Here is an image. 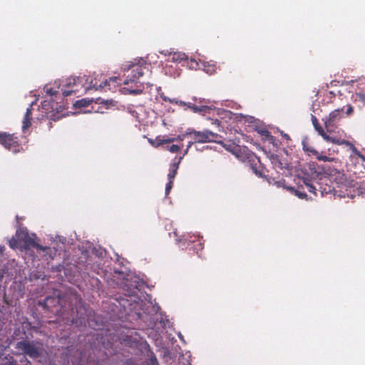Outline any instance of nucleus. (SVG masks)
Returning a JSON list of instances; mask_svg holds the SVG:
<instances>
[{
	"label": "nucleus",
	"instance_id": "1",
	"mask_svg": "<svg viewBox=\"0 0 365 365\" xmlns=\"http://www.w3.org/2000/svg\"><path fill=\"white\" fill-rule=\"evenodd\" d=\"M149 64L143 58H135L125 62L122 66L125 73V79L123 81L125 85L129 83H135L144 74L145 70H148Z\"/></svg>",
	"mask_w": 365,
	"mask_h": 365
},
{
	"label": "nucleus",
	"instance_id": "2",
	"mask_svg": "<svg viewBox=\"0 0 365 365\" xmlns=\"http://www.w3.org/2000/svg\"><path fill=\"white\" fill-rule=\"evenodd\" d=\"M26 230H17L16 238H14L10 241V245L11 247H21L25 250H30L34 247L40 251H46L49 249L48 247L42 246L38 244L35 240L36 235L35 234H32V236H31Z\"/></svg>",
	"mask_w": 365,
	"mask_h": 365
},
{
	"label": "nucleus",
	"instance_id": "3",
	"mask_svg": "<svg viewBox=\"0 0 365 365\" xmlns=\"http://www.w3.org/2000/svg\"><path fill=\"white\" fill-rule=\"evenodd\" d=\"M16 349L21 351L24 354L28 355L32 359H37L41 356L42 353L41 344L36 341H20L16 344Z\"/></svg>",
	"mask_w": 365,
	"mask_h": 365
},
{
	"label": "nucleus",
	"instance_id": "4",
	"mask_svg": "<svg viewBox=\"0 0 365 365\" xmlns=\"http://www.w3.org/2000/svg\"><path fill=\"white\" fill-rule=\"evenodd\" d=\"M0 144L14 153L19 152L22 148L19 138L14 134L6 132H0Z\"/></svg>",
	"mask_w": 365,
	"mask_h": 365
},
{
	"label": "nucleus",
	"instance_id": "5",
	"mask_svg": "<svg viewBox=\"0 0 365 365\" xmlns=\"http://www.w3.org/2000/svg\"><path fill=\"white\" fill-rule=\"evenodd\" d=\"M190 133L188 137L191 138V141L195 143H204L212 140V138L215 137L217 135L211 131H196L190 128Z\"/></svg>",
	"mask_w": 365,
	"mask_h": 365
},
{
	"label": "nucleus",
	"instance_id": "6",
	"mask_svg": "<svg viewBox=\"0 0 365 365\" xmlns=\"http://www.w3.org/2000/svg\"><path fill=\"white\" fill-rule=\"evenodd\" d=\"M247 163L250 165L252 172L258 177L263 178L265 175L262 167L259 158L253 153H249L246 156Z\"/></svg>",
	"mask_w": 365,
	"mask_h": 365
},
{
	"label": "nucleus",
	"instance_id": "7",
	"mask_svg": "<svg viewBox=\"0 0 365 365\" xmlns=\"http://www.w3.org/2000/svg\"><path fill=\"white\" fill-rule=\"evenodd\" d=\"M82 83V78L81 77H71L69 78H67L66 81V83L64 86L70 88L68 90H63V96H68L72 95L73 93H76L79 91L77 88V86L78 84Z\"/></svg>",
	"mask_w": 365,
	"mask_h": 365
},
{
	"label": "nucleus",
	"instance_id": "8",
	"mask_svg": "<svg viewBox=\"0 0 365 365\" xmlns=\"http://www.w3.org/2000/svg\"><path fill=\"white\" fill-rule=\"evenodd\" d=\"M59 304V298L56 297L48 296L46 297L43 300L39 302V305L47 309L51 312H53L52 309Z\"/></svg>",
	"mask_w": 365,
	"mask_h": 365
},
{
	"label": "nucleus",
	"instance_id": "9",
	"mask_svg": "<svg viewBox=\"0 0 365 365\" xmlns=\"http://www.w3.org/2000/svg\"><path fill=\"white\" fill-rule=\"evenodd\" d=\"M170 237H173L175 239V242L179 245H185L186 244H189V242H192L187 238V236L185 235L180 234L178 230H174L172 233H169Z\"/></svg>",
	"mask_w": 365,
	"mask_h": 365
},
{
	"label": "nucleus",
	"instance_id": "10",
	"mask_svg": "<svg viewBox=\"0 0 365 365\" xmlns=\"http://www.w3.org/2000/svg\"><path fill=\"white\" fill-rule=\"evenodd\" d=\"M148 140L149 143L155 148L174 142V140L173 139H168V138H165V136L160 135L157 136L154 140L149 139Z\"/></svg>",
	"mask_w": 365,
	"mask_h": 365
},
{
	"label": "nucleus",
	"instance_id": "11",
	"mask_svg": "<svg viewBox=\"0 0 365 365\" xmlns=\"http://www.w3.org/2000/svg\"><path fill=\"white\" fill-rule=\"evenodd\" d=\"M312 121L315 130L318 132L319 135H320L326 140L331 139V137L324 132L322 127L319 125L316 116L312 115Z\"/></svg>",
	"mask_w": 365,
	"mask_h": 365
},
{
	"label": "nucleus",
	"instance_id": "12",
	"mask_svg": "<svg viewBox=\"0 0 365 365\" xmlns=\"http://www.w3.org/2000/svg\"><path fill=\"white\" fill-rule=\"evenodd\" d=\"M342 110L336 109L330 113L328 118L325 121V126L330 127L332 126L336 120L340 118V113Z\"/></svg>",
	"mask_w": 365,
	"mask_h": 365
},
{
	"label": "nucleus",
	"instance_id": "13",
	"mask_svg": "<svg viewBox=\"0 0 365 365\" xmlns=\"http://www.w3.org/2000/svg\"><path fill=\"white\" fill-rule=\"evenodd\" d=\"M302 182L309 192L314 194V195H317V189L315 182L317 185H319L317 182L314 181L312 179H309L307 177L302 178Z\"/></svg>",
	"mask_w": 365,
	"mask_h": 365
},
{
	"label": "nucleus",
	"instance_id": "14",
	"mask_svg": "<svg viewBox=\"0 0 365 365\" xmlns=\"http://www.w3.org/2000/svg\"><path fill=\"white\" fill-rule=\"evenodd\" d=\"M182 158H183V156L180 157L178 162L174 163L170 165L169 173L168 175V181L173 182V180L177 175V172H178V170L179 168V164L180 163Z\"/></svg>",
	"mask_w": 365,
	"mask_h": 365
},
{
	"label": "nucleus",
	"instance_id": "15",
	"mask_svg": "<svg viewBox=\"0 0 365 365\" xmlns=\"http://www.w3.org/2000/svg\"><path fill=\"white\" fill-rule=\"evenodd\" d=\"M31 110H32V104L30 106L29 108L26 109V112L24 115V118L23 120V125H22V129L24 131L27 128H29L31 125Z\"/></svg>",
	"mask_w": 365,
	"mask_h": 365
},
{
	"label": "nucleus",
	"instance_id": "16",
	"mask_svg": "<svg viewBox=\"0 0 365 365\" xmlns=\"http://www.w3.org/2000/svg\"><path fill=\"white\" fill-rule=\"evenodd\" d=\"M118 81H120V79L117 76L110 77L109 79H106L105 81H103L102 83L100 84L99 87L103 88H106L108 87V89L110 90V83L113 84V87L115 88V86L119 83Z\"/></svg>",
	"mask_w": 365,
	"mask_h": 365
},
{
	"label": "nucleus",
	"instance_id": "17",
	"mask_svg": "<svg viewBox=\"0 0 365 365\" xmlns=\"http://www.w3.org/2000/svg\"><path fill=\"white\" fill-rule=\"evenodd\" d=\"M170 56H171V60L174 62H180L186 59L185 54L180 52L170 53Z\"/></svg>",
	"mask_w": 365,
	"mask_h": 365
},
{
	"label": "nucleus",
	"instance_id": "18",
	"mask_svg": "<svg viewBox=\"0 0 365 365\" xmlns=\"http://www.w3.org/2000/svg\"><path fill=\"white\" fill-rule=\"evenodd\" d=\"M303 150L312 155L318 154V151L315 150L312 146L309 145L307 140H304L302 141Z\"/></svg>",
	"mask_w": 365,
	"mask_h": 365
},
{
	"label": "nucleus",
	"instance_id": "19",
	"mask_svg": "<svg viewBox=\"0 0 365 365\" xmlns=\"http://www.w3.org/2000/svg\"><path fill=\"white\" fill-rule=\"evenodd\" d=\"M190 133V128H188L184 133L178 135L176 138H168V139H173V140H174V142H175V141L181 142L185 138H187Z\"/></svg>",
	"mask_w": 365,
	"mask_h": 365
},
{
	"label": "nucleus",
	"instance_id": "20",
	"mask_svg": "<svg viewBox=\"0 0 365 365\" xmlns=\"http://www.w3.org/2000/svg\"><path fill=\"white\" fill-rule=\"evenodd\" d=\"M209 107L206 106H197L194 105L192 106V110L194 113H205L207 110H209Z\"/></svg>",
	"mask_w": 365,
	"mask_h": 365
},
{
	"label": "nucleus",
	"instance_id": "21",
	"mask_svg": "<svg viewBox=\"0 0 365 365\" xmlns=\"http://www.w3.org/2000/svg\"><path fill=\"white\" fill-rule=\"evenodd\" d=\"M0 365H17L16 361L12 356L5 357Z\"/></svg>",
	"mask_w": 365,
	"mask_h": 365
},
{
	"label": "nucleus",
	"instance_id": "22",
	"mask_svg": "<svg viewBox=\"0 0 365 365\" xmlns=\"http://www.w3.org/2000/svg\"><path fill=\"white\" fill-rule=\"evenodd\" d=\"M328 142H331V143H333L334 144H337V145H342V144H346V145H349L351 147V143H350L349 141L347 140H339V139H335L334 138H331V139L327 140Z\"/></svg>",
	"mask_w": 365,
	"mask_h": 365
},
{
	"label": "nucleus",
	"instance_id": "23",
	"mask_svg": "<svg viewBox=\"0 0 365 365\" xmlns=\"http://www.w3.org/2000/svg\"><path fill=\"white\" fill-rule=\"evenodd\" d=\"M165 150H169L170 152L173 153H178L180 150L181 147L178 145H168L165 148Z\"/></svg>",
	"mask_w": 365,
	"mask_h": 365
},
{
	"label": "nucleus",
	"instance_id": "24",
	"mask_svg": "<svg viewBox=\"0 0 365 365\" xmlns=\"http://www.w3.org/2000/svg\"><path fill=\"white\" fill-rule=\"evenodd\" d=\"M314 155L316 156L317 160H321V161L330 162V161H333L334 160L333 158H331L327 157L326 155H321L319 152H318V154H315Z\"/></svg>",
	"mask_w": 365,
	"mask_h": 365
},
{
	"label": "nucleus",
	"instance_id": "25",
	"mask_svg": "<svg viewBox=\"0 0 365 365\" xmlns=\"http://www.w3.org/2000/svg\"><path fill=\"white\" fill-rule=\"evenodd\" d=\"M148 349H150L149 347H148ZM149 351H150V355H149L150 365H159L158 359H157L155 355L154 354V353L153 351H151L150 350H149Z\"/></svg>",
	"mask_w": 365,
	"mask_h": 365
},
{
	"label": "nucleus",
	"instance_id": "26",
	"mask_svg": "<svg viewBox=\"0 0 365 365\" xmlns=\"http://www.w3.org/2000/svg\"><path fill=\"white\" fill-rule=\"evenodd\" d=\"M355 101H359L363 106H365V93H356Z\"/></svg>",
	"mask_w": 365,
	"mask_h": 365
},
{
	"label": "nucleus",
	"instance_id": "27",
	"mask_svg": "<svg viewBox=\"0 0 365 365\" xmlns=\"http://www.w3.org/2000/svg\"><path fill=\"white\" fill-rule=\"evenodd\" d=\"M351 148L354 153L359 158H360L362 160V161L365 162V156L362 155L354 145H351Z\"/></svg>",
	"mask_w": 365,
	"mask_h": 365
},
{
	"label": "nucleus",
	"instance_id": "28",
	"mask_svg": "<svg viewBox=\"0 0 365 365\" xmlns=\"http://www.w3.org/2000/svg\"><path fill=\"white\" fill-rule=\"evenodd\" d=\"M168 101L170 103L176 104L178 106H185V104H186V102H184V101H180V100H177V99H169Z\"/></svg>",
	"mask_w": 365,
	"mask_h": 365
},
{
	"label": "nucleus",
	"instance_id": "29",
	"mask_svg": "<svg viewBox=\"0 0 365 365\" xmlns=\"http://www.w3.org/2000/svg\"><path fill=\"white\" fill-rule=\"evenodd\" d=\"M125 89L127 91V93L129 94L138 95V94H140L143 93V90H141V89H127V88H125Z\"/></svg>",
	"mask_w": 365,
	"mask_h": 365
},
{
	"label": "nucleus",
	"instance_id": "30",
	"mask_svg": "<svg viewBox=\"0 0 365 365\" xmlns=\"http://www.w3.org/2000/svg\"><path fill=\"white\" fill-rule=\"evenodd\" d=\"M173 182H170V181H168V182L166 184V187H165V195H168L172 187H173Z\"/></svg>",
	"mask_w": 365,
	"mask_h": 365
},
{
	"label": "nucleus",
	"instance_id": "31",
	"mask_svg": "<svg viewBox=\"0 0 365 365\" xmlns=\"http://www.w3.org/2000/svg\"><path fill=\"white\" fill-rule=\"evenodd\" d=\"M193 145V143L190 140L187 143V148L184 152V154H183V157L187 153L188 150H190V148L192 147V145Z\"/></svg>",
	"mask_w": 365,
	"mask_h": 365
},
{
	"label": "nucleus",
	"instance_id": "32",
	"mask_svg": "<svg viewBox=\"0 0 365 365\" xmlns=\"http://www.w3.org/2000/svg\"><path fill=\"white\" fill-rule=\"evenodd\" d=\"M295 194H296V195H297L299 197H300L302 199L304 198L307 196V195L304 192H301L297 190H295Z\"/></svg>",
	"mask_w": 365,
	"mask_h": 365
},
{
	"label": "nucleus",
	"instance_id": "33",
	"mask_svg": "<svg viewBox=\"0 0 365 365\" xmlns=\"http://www.w3.org/2000/svg\"><path fill=\"white\" fill-rule=\"evenodd\" d=\"M24 220V217H19V216H16V222H17L19 229L22 228L21 227L22 225L20 223V220Z\"/></svg>",
	"mask_w": 365,
	"mask_h": 365
},
{
	"label": "nucleus",
	"instance_id": "34",
	"mask_svg": "<svg viewBox=\"0 0 365 365\" xmlns=\"http://www.w3.org/2000/svg\"><path fill=\"white\" fill-rule=\"evenodd\" d=\"M353 113V107L351 105L348 106V108L346 109V114L350 115Z\"/></svg>",
	"mask_w": 365,
	"mask_h": 365
},
{
	"label": "nucleus",
	"instance_id": "35",
	"mask_svg": "<svg viewBox=\"0 0 365 365\" xmlns=\"http://www.w3.org/2000/svg\"><path fill=\"white\" fill-rule=\"evenodd\" d=\"M260 133L262 135H264V136H267V137L269 135V132L267 130H262L260 131Z\"/></svg>",
	"mask_w": 365,
	"mask_h": 365
},
{
	"label": "nucleus",
	"instance_id": "36",
	"mask_svg": "<svg viewBox=\"0 0 365 365\" xmlns=\"http://www.w3.org/2000/svg\"><path fill=\"white\" fill-rule=\"evenodd\" d=\"M223 147L228 151H230V152H232V145H226V144H223Z\"/></svg>",
	"mask_w": 365,
	"mask_h": 365
},
{
	"label": "nucleus",
	"instance_id": "37",
	"mask_svg": "<svg viewBox=\"0 0 365 365\" xmlns=\"http://www.w3.org/2000/svg\"><path fill=\"white\" fill-rule=\"evenodd\" d=\"M56 93H57V91H53V89H51H51L47 90V93H48V94H49V95H51V96H54V95H56Z\"/></svg>",
	"mask_w": 365,
	"mask_h": 365
},
{
	"label": "nucleus",
	"instance_id": "38",
	"mask_svg": "<svg viewBox=\"0 0 365 365\" xmlns=\"http://www.w3.org/2000/svg\"><path fill=\"white\" fill-rule=\"evenodd\" d=\"M194 106V104L192 103H190V102L186 103V104H185V106H187L190 110L192 109V106Z\"/></svg>",
	"mask_w": 365,
	"mask_h": 365
},
{
	"label": "nucleus",
	"instance_id": "39",
	"mask_svg": "<svg viewBox=\"0 0 365 365\" xmlns=\"http://www.w3.org/2000/svg\"><path fill=\"white\" fill-rule=\"evenodd\" d=\"M4 275V272L2 269H0V281L3 279Z\"/></svg>",
	"mask_w": 365,
	"mask_h": 365
},
{
	"label": "nucleus",
	"instance_id": "40",
	"mask_svg": "<svg viewBox=\"0 0 365 365\" xmlns=\"http://www.w3.org/2000/svg\"><path fill=\"white\" fill-rule=\"evenodd\" d=\"M82 101H78L76 102V105L78 106L79 107H83L85 106V104H82Z\"/></svg>",
	"mask_w": 365,
	"mask_h": 365
},
{
	"label": "nucleus",
	"instance_id": "41",
	"mask_svg": "<svg viewBox=\"0 0 365 365\" xmlns=\"http://www.w3.org/2000/svg\"><path fill=\"white\" fill-rule=\"evenodd\" d=\"M4 250H5L4 246H1L0 247V255H2L3 252L4 251Z\"/></svg>",
	"mask_w": 365,
	"mask_h": 365
},
{
	"label": "nucleus",
	"instance_id": "42",
	"mask_svg": "<svg viewBox=\"0 0 365 365\" xmlns=\"http://www.w3.org/2000/svg\"><path fill=\"white\" fill-rule=\"evenodd\" d=\"M214 124H215V125H217V126H219V125H220V120H215V122H214Z\"/></svg>",
	"mask_w": 365,
	"mask_h": 365
},
{
	"label": "nucleus",
	"instance_id": "43",
	"mask_svg": "<svg viewBox=\"0 0 365 365\" xmlns=\"http://www.w3.org/2000/svg\"><path fill=\"white\" fill-rule=\"evenodd\" d=\"M135 293V290H131L130 292L128 294L129 295H133Z\"/></svg>",
	"mask_w": 365,
	"mask_h": 365
},
{
	"label": "nucleus",
	"instance_id": "44",
	"mask_svg": "<svg viewBox=\"0 0 365 365\" xmlns=\"http://www.w3.org/2000/svg\"><path fill=\"white\" fill-rule=\"evenodd\" d=\"M126 364H127V365H133V364H132L131 360L128 361L126 362Z\"/></svg>",
	"mask_w": 365,
	"mask_h": 365
},
{
	"label": "nucleus",
	"instance_id": "45",
	"mask_svg": "<svg viewBox=\"0 0 365 365\" xmlns=\"http://www.w3.org/2000/svg\"><path fill=\"white\" fill-rule=\"evenodd\" d=\"M284 136V138H289V135H288L287 134H285Z\"/></svg>",
	"mask_w": 365,
	"mask_h": 365
},
{
	"label": "nucleus",
	"instance_id": "46",
	"mask_svg": "<svg viewBox=\"0 0 365 365\" xmlns=\"http://www.w3.org/2000/svg\"><path fill=\"white\" fill-rule=\"evenodd\" d=\"M279 165H279V167L282 168V163H279Z\"/></svg>",
	"mask_w": 365,
	"mask_h": 365
},
{
	"label": "nucleus",
	"instance_id": "47",
	"mask_svg": "<svg viewBox=\"0 0 365 365\" xmlns=\"http://www.w3.org/2000/svg\"><path fill=\"white\" fill-rule=\"evenodd\" d=\"M329 93H330V94L334 95V92L333 91H330Z\"/></svg>",
	"mask_w": 365,
	"mask_h": 365
}]
</instances>
